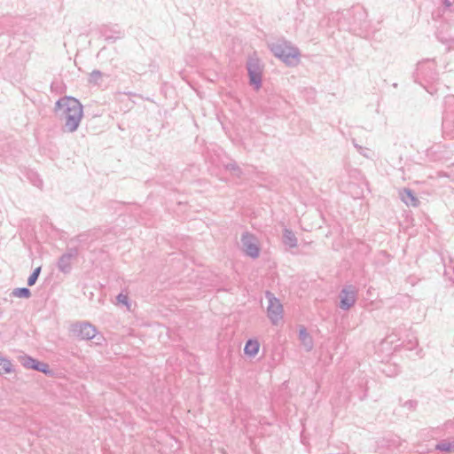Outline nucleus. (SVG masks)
<instances>
[{
  "instance_id": "f257e3e1",
  "label": "nucleus",
  "mask_w": 454,
  "mask_h": 454,
  "mask_svg": "<svg viewBox=\"0 0 454 454\" xmlns=\"http://www.w3.org/2000/svg\"><path fill=\"white\" fill-rule=\"evenodd\" d=\"M55 113L63 122V130L73 133L77 130L83 117V107L76 98L65 97L56 102Z\"/></svg>"
},
{
  "instance_id": "f03ea898",
  "label": "nucleus",
  "mask_w": 454,
  "mask_h": 454,
  "mask_svg": "<svg viewBox=\"0 0 454 454\" xmlns=\"http://www.w3.org/2000/svg\"><path fill=\"white\" fill-rule=\"evenodd\" d=\"M269 48L275 57L281 59L287 66H296L300 62V51L291 43L285 40H278L270 43Z\"/></svg>"
},
{
  "instance_id": "7ed1b4c3",
  "label": "nucleus",
  "mask_w": 454,
  "mask_h": 454,
  "mask_svg": "<svg viewBox=\"0 0 454 454\" xmlns=\"http://www.w3.org/2000/svg\"><path fill=\"white\" fill-rule=\"evenodd\" d=\"M70 331L74 336L82 340L97 339L99 340L100 339L98 337V334L96 327L89 322H78L73 324Z\"/></svg>"
},
{
  "instance_id": "20e7f679",
  "label": "nucleus",
  "mask_w": 454,
  "mask_h": 454,
  "mask_svg": "<svg viewBox=\"0 0 454 454\" xmlns=\"http://www.w3.org/2000/svg\"><path fill=\"white\" fill-rule=\"evenodd\" d=\"M240 242L242 250L247 255L253 259L259 257L260 243L254 235L249 232H245L241 236Z\"/></svg>"
},
{
  "instance_id": "39448f33",
  "label": "nucleus",
  "mask_w": 454,
  "mask_h": 454,
  "mask_svg": "<svg viewBox=\"0 0 454 454\" xmlns=\"http://www.w3.org/2000/svg\"><path fill=\"white\" fill-rule=\"evenodd\" d=\"M265 295L269 301L267 307L268 317L273 325H278L283 317V306L271 293L267 292Z\"/></svg>"
},
{
  "instance_id": "423d86ee",
  "label": "nucleus",
  "mask_w": 454,
  "mask_h": 454,
  "mask_svg": "<svg viewBox=\"0 0 454 454\" xmlns=\"http://www.w3.org/2000/svg\"><path fill=\"white\" fill-rule=\"evenodd\" d=\"M250 83L258 90L262 85V67L260 60L255 57H250L247 63Z\"/></svg>"
},
{
  "instance_id": "0eeeda50",
  "label": "nucleus",
  "mask_w": 454,
  "mask_h": 454,
  "mask_svg": "<svg viewBox=\"0 0 454 454\" xmlns=\"http://www.w3.org/2000/svg\"><path fill=\"white\" fill-rule=\"evenodd\" d=\"M357 288L354 286H346L340 292V308L343 310L351 309L357 299Z\"/></svg>"
},
{
  "instance_id": "6e6552de",
  "label": "nucleus",
  "mask_w": 454,
  "mask_h": 454,
  "mask_svg": "<svg viewBox=\"0 0 454 454\" xmlns=\"http://www.w3.org/2000/svg\"><path fill=\"white\" fill-rule=\"evenodd\" d=\"M78 250L77 248H69L67 251L63 254L57 263V267L59 270L64 274H67L72 270L73 261L77 257Z\"/></svg>"
},
{
  "instance_id": "1a4fd4ad",
  "label": "nucleus",
  "mask_w": 454,
  "mask_h": 454,
  "mask_svg": "<svg viewBox=\"0 0 454 454\" xmlns=\"http://www.w3.org/2000/svg\"><path fill=\"white\" fill-rule=\"evenodd\" d=\"M399 198L408 207H418L419 200L416 197L414 192L409 188H403L399 191Z\"/></svg>"
},
{
  "instance_id": "9d476101",
  "label": "nucleus",
  "mask_w": 454,
  "mask_h": 454,
  "mask_svg": "<svg viewBox=\"0 0 454 454\" xmlns=\"http://www.w3.org/2000/svg\"><path fill=\"white\" fill-rule=\"evenodd\" d=\"M299 339L306 351H310L313 348V339L303 326L299 330Z\"/></svg>"
},
{
  "instance_id": "9b49d317",
  "label": "nucleus",
  "mask_w": 454,
  "mask_h": 454,
  "mask_svg": "<svg viewBox=\"0 0 454 454\" xmlns=\"http://www.w3.org/2000/svg\"><path fill=\"white\" fill-rule=\"evenodd\" d=\"M260 344L256 340H248L245 345L244 352L250 357L255 356L258 353Z\"/></svg>"
},
{
  "instance_id": "f8f14e48",
  "label": "nucleus",
  "mask_w": 454,
  "mask_h": 454,
  "mask_svg": "<svg viewBox=\"0 0 454 454\" xmlns=\"http://www.w3.org/2000/svg\"><path fill=\"white\" fill-rule=\"evenodd\" d=\"M283 242L286 246H288L289 247H297V238L295 234L288 229L284 230Z\"/></svg>"
},
{
  "instance_id": "ddd939ff",
  "label": "nucleus",
  "mask_w": 454,
  "mask_h": 454,
  "mask_svg": "<svg viewBox=\"0 0 454 454\" xmlns=\"http://www.w3.org/2000/svg\"><path fill=\"white\" fill-rule=\"evenodd\" d=\"M13 366L11 361L5 357L0 356V374L11 373Z\"/></svg>"
},
{
  "instance_id": "4468645a",
  "label": "nucleus",
  "mask_w": 454,
  "mask_h": 454,
  "mask_svg": "<svg viewBox=\"0 0 454 454\" xmlns=\"http://www.w3.org/2000/svg\"><path fill=\"white\" fill-rule=\"evenodd\" d=\"M435 449L441 451L454 452V440L451 442L442 441L435 446Z\"/></svg>"
},
{
  "instance_id": "2eb2a0df",
  "label": "nucleus",
  "mask_w": 454,
  "mask_h": 454,
  "mask_svg": "<svg viewBox=\"0 0 454 454\" xmlns=\"http://www.w3.org/2000/svg\"><path fill=\"white\" fill-rule=\"evenodd\" d=\"M12 296L17 297V298L28 299L31 296V292L27 287L15 288L12 292Z\"/></svg>"
},
{
  "instance_id": "dca6fc26",
  "label": "nucleus",
  "mask_w": 454,
  "mask_h": 454,
  "mask_svg": "<svg viewBox=\"0 0 454 454\" xmlns=\"http://www.w3.org/2000/svg\"><path fill=\"white\" fill-rule=\"evenodd\" d=\"M19 359L24 367L29 368V369H34L35 366V364L37 362V360H35L28 356H26V355L20 356L19 357Z\"/></svg>"
},
{
  "instance_id": "f3484780",
  "label": "nucleus",
  "mask_w": 454,
  "mask_h": 454,
  "mask_svg": "<svg viewBox=\"0 0 454 454\" xmlns=\"http://www.w3.org/2000/svg\"><path fill=\"white\" fill-rule=\"evenodd\" d=\"M224 167L234 176L240 177L242 176V170L237 165V163L230 162V163H227Z\"/></svg>"
},
{
  "instance_id": "a211bd4d",
  "label": "nucleus",
  "mask_w": 454,
  "mask_h": 454,
  "mask_svg": "<svg viewBox=\"0 0 454 454\" xmlns=\"http://www.w3.org/2000/svg\"><path fill=\"white\" fill-rule=\"evenodd\" d=\"M103 76H104L103 73H101L99 70H93L90 74L89 82L94 83V84H99Z\"/></svg>"
},
{
  "instance_id": "6ab92c4d",
  "label": "nucleus",
  "mask_w": 454,
  "mask_h": 454,
  "mask_svg": "<svg viewBox=\"0 0 454 454\" xmlns=\"http://www.w3.org/2000/svg\"><path fill=\"white\" fill-rule=\"evenodd\" d=\"M40 272H41V267H37L36 269L34 270L33 273L29 276V278H27V285L29 286H32L35 284L39 275H40Z\"/></svg>"
},
{
  "instance_id": "aec40b11",
  "label": "nucleus",
  "mask_w": 454,
  "mask_h": 454,
  "mask_svg": "<svg viewBox=\"0 0 454 454\" xmlns=\"http://www.w3.org/2000/svg\"><path fill=\"white\" fill-rule=\"evenodd\" d=\"M48 367L49 366H48L47 364L40 363V362L37 361L34 370L38 371V372H44V373H47L48 372Z\"/></svg>"
},
{
  "instance_id": "412c9836",
  "label": "nucleus",
  "mask_w": 454,
  "mask_h": 454,
  "mask_svg": "<svg viewBox=\"0 0 454 454\" xmlns=\"http://www.w3.org/2000/svg\"><path fill=\"white\" fill-rule=\"evenodd\" d=\"M116 299H117L118 303H121V304L127 306L128 309H129V299L126 294H118Z\"/></svg>"
},
{
  "instance_id": "4be33fe9",
  "label": "nucleus",
  "mask_w": 454,
  "mask_h": 454,
  "mask_svg": "<svg viewBox=\"0 0 454 454\" xmlns=\"http://www.w3.org/2000/svg\"><path fill=\"white\" fill-rule=\"evenodd\" d=\"M439 4L445 8H450L454 4V0H438Z\"/></svg>"
},
{
  "instance_id": "5701e85b",
  "label": "nucleus",
  "mask_w": 454,
  "mask_h": 454,
  "mask_svg": "<svg viewBox=\"0 0 454 454\" xmlns=\"http://www.w3.org/2000/svg\"><path fill=\"white\" fill-rule=\"evenodd\" d=\"M356 147H357L360 153H363L364 156L368 157L365 153H364V149L362 146H358L357 145H356Z\"/></svg>"
},
{
  "instance_id": "b1692460",
  "label": "nucleus",
  "mask_w": 454,
  "mask_h": 454,
  "mask_svg": "<svg viewBox=\"0 0 454 454\" xmlns=\"http://www.w3.org/2000/svg\"><path fill=\"white\" fill-rule=\"evenodd\" d=\"M2 315V310L0 309V316Z\"/></svg>"
}]
</instances>
